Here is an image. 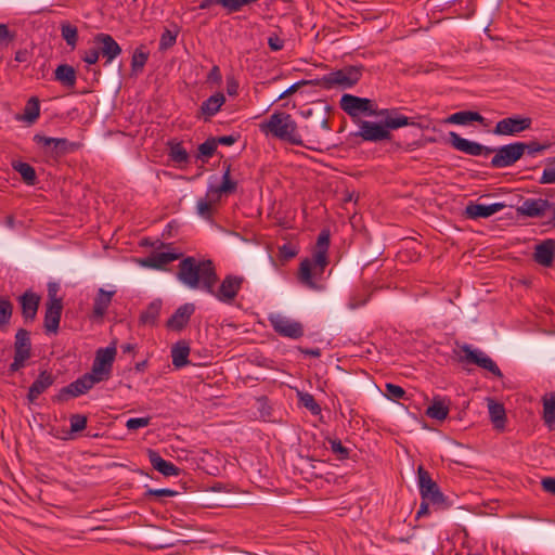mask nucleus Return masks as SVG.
I'll use <instances>...</instances> for the list:
<instances>
[{
	"instance_id": "obj_1",
	"label": "nucleus",
	"mask_w": 555,
	"mask_h": 555,
	"mask_svg": "<svg viewBox=\"0 0 555 555\" xmlns=\"http://www.w3.org/2000/svg\"><path fill=\"white\" fill-rule=\"evenodd\" d=\"M177 279L185 287L203 291L225 305L234 302L245 281L243 276L228 274L216 288L218 275L214 262L210 259L198 260L192 256L180 261Z\"/></svg>"
},
{
	"instance_id": "obj_2",
	"label": "nucleus",
	"mask_w": 555,
	"mask_h": 555,
	"mask_svg": "<svg viewBox=\"0 0 555 555\" xmlns=\"http://www.w3.org/2000/svg\"><path fill=\"white\" fill-rule=\"evenodd\" d=\"M330 231L324 229L319 233L312 257L300 261L298 281L301 285L313 291H321L325 268L328 264Z\"/></svg>"
},
{
	"instance_id": "obj_3",
	"label": "nucleus",
	"mask_w": 555,
	"mask_h": 555,
	"mask_svg": "<svg viewBox=\"0 0 555 555\" xmlns=\"http://www.w3.org/2000/svg\"><path fill=\"white\" fill-rule=\"evenodd\" d=\"M264 134L288 142L293 145L304 146L301 135L297 131V124L292 115L285 112L273 113L266 121L259 125Z\"/></svg>"
},
{
	"instance_id": "obj_4",
	"label": "nucleus",
	"mask_w": 555,
	"mask_h": 555,
	"mask_svg": "<svg viewBox=\"0 0 555 555\" xmlns=\"http://www.w3.org/2000/svg\"><path fill=\"white\" fill-rule=\"evenodd\" d=\"M363 66H346L341 69L331 72L320 79H315L314 86H320L324 89H332L340 87L348 89L353 87L362 77Z\"/></svg>"
},
{
	"instance_id": "obj_5",
	"label": "nucleus",
	"mask_w": 555,
	"mask_h": 555,
	"mask_svg": "<svg viewBox=\"0 0 555 555\" xmlns=\"http://www.w3.org/2000/svg\"><path fill=\"white\" fill-rule=\"evenodd\" d=\"M34 141L44 149V152L54 158L77 151L80 146L77 142H70L65 138H51L42 134H36Z\"/></svg>"
},
{
	"instance_id": "obj_6",
	"label": "nucleus",
	"mask_w": 555,
	"mask_h": 555,
	"mask_svg": "<svg viewBox=\"0 0 555 555\" xmlns=\"http://www.w3.org/2000/svg\"><path fill=\"white\" fill-rule=\"evenodd\" d=\"M116 356V348L114 346L100 348L92 364L91 372L88 373L96 383L108 379L113 362Z\"/></svg>"
},
{
	"instance_id": "obj_7",
	"label": "nucleus",
	"mask_w": 555,
	"mask_h": 555,
	"mask_svg": "<svg viewBox=\"0 0 555 555\" xmlns=\"http://www.w3.org/2000/svg\"><path fill=\"white\" fill-rule=\"evenodd\" d=\"M526 151L525 142H515L494 149V156L491 159L492 168H505L514 165L521 158Z\"/></svg>"
},
{
	"instance_id": "obj_8",
	"label": "nucleus",
	"mask_w": 555,
	"mask_h": 555,
	"mask_svg": "<svg viewBox=\"0 0 555 555\" xmlns=\"http://www.w3.org/2000/svg\"><path fill=\"white\" fill-rule=\"evenodd\" d=\"M461 351L464 353V356L461 357L462 362L475 364L492 373L499 378L503 377V374L496 363L483 351L479 349H473L469 345H463L461 347Z\"/></svg>"
},
{
	"instance_id": "obj_9",
	"label": "nucleus",
	"mask_w": 555,
	"mask_h": 555,
	"mask_svg": "<svg viewBox=\"0 0 555 555\" xmlns=\"http://www.w3.org/2000/svg\"><path fill=\"white\" fill-rule=\"evenodd\" d=\"M418 488L422 499L435 505L444 504V495L438 485L431 479L429 473L423 467L417 468Z\"/></svg>"
},
{
	"instance_id": "obj_10",
	"label": "nucleus",
	"mask_w": 555,
	"mask_h": 555,
	"mask_svg": "<svg viewBox=\"0 0 555 555\" xmlns=\"http://www.w3.org/2000/svg\"><path fill=\"white\" fill-rule=\"evenodd\" d=\"M340 107L352 118L359 116L361 113L369 116H376L378 114L372 100L352 94H344L341 96Z\"/></svg>"
},
{
	"instance_id": "obj_11",
	"label": "nucleus",
	"mask_w": 555,
	"mask_h": 555,
	"mask_svg": "<svg viewBox=\"0 0 555 555\" xmlns=\"http://www.w3.org/2000/svg\"><path fill=\"white\" fill-rule=\"evenodd\" d=\"M95 384H98L93 377H91L88 373L74 380L69 385L60 389V391L52 398L54 402H64L69 398H76L88 390H90Z\"/></svg>"
},
{
	"instance_id": "obj_12",
	"label": "nucleus",
	"mask_w": 555,
	"mask_h": 555,
	"mask_svg": "<svg viewBox=\"0 0 555 555\" xmlns=\"http://www.w3.org/2000/svg\"><path fill=\"white\" fill-rule=\"evenodd\" d=\"M532 119L524 116H512L499 120L493 132L498 135H514L530 129Z\"/></svg>"
},
{
	"instance_id": "obj_13",
	"label": "nucleus",
	"mask_w": 555,
	"mask_h": 555,
	"mask_svg": "<svg viewBox=\"0 0 555 555\" xmlns=\"http://www.w3.org/2000/svg\"><path fill=\"white\" fill-rule=\"evenodd\" d=\"M273 330L281 336L297 339L304 335L301 323L291 320L281 314H274L269 318Z\"/></svg>"
},
{
	"instance_id": "obj_14",
	"label": "nucleus",
	"mask_w": 555,
	"mask_h": 555,
	"mask_svg": "<svg viewBox=\"0 0 555 555\" xmlns=\"http://www.w3.org/2000/svg\"><path fill=\"white\" fill-rule=\"evenodd\" d=\"M449 141L455 150L470 156H488L494 152L493 147L485 146L478 142L464 139L453 131L449 133Z\"/></svg>"
},
{
	"instance_id": "obj_15",
	"label": "nucleus",
	"mask_w": 555,
	"mask_h": 555,
	"mask_svg": "<svg viewBox=\"0 0 555 555\" xmlns=\"http://www.w3.org/2000/svg\"><path fill=\"white\" fill-rule=\"evenodd\" d=\"M354 135L369 142H380L391 138L390 131L385 128L384 124H376L369 120H359V130Z\"/></svg>"
},
{
	"instance_id": "obj_16",
	"label": "nucleus",
	"mask_w": 555,
	"mask_h": 555,
	"mask_svg": "<svg viewBox=\"0 0 555 555\" xmlns=\"http://www.w3.org/2000/svg\"><path fill=\"white\" fill-rule=\"evenodd\" d=\"M222 181L219 185H209V196L214 199L228 196L236 192L237 181L231 177V164L227 160L222 164Z\"/></svg>"
},
{
	"instance_id": "obj_17",
	"label": "nucleus",
	"mask_w": 555,
	"mask_h": 555,
	"mask_svg": "<svg viewBox=\"0 0 555 555\" xmlns=\"http://www.w3.org/2000/svg\"><path fill=\"white\" fill-rule=\"evenodd\" d=\"M63 310V300L46 304L43 327L47 334H57Z\"/></svg>"
},
{
	"instance_id": "obj_18",
	"label": "nucleus",
	"mask_w": 555,
	"mask_h": 555,
	"mask_svg": "<svg viewBox=\"0 0 555 555\" xmlns=\"http://www.w3.org/2000/svg\"><path fill=\"white\" fill-rule=\"evenodd\" d=\"M93 40L100 47V53L106 59V64L113 62L121 53L120 46L108 34H96Z\"/></svg>"
},
{
	"instance_id": "obj_19",
	"label": "nucleus",
	"mask_w": 555,
	"mask_h": 555,
	"mask_svg": "<svg viewBox=\"0 0 555 555\" xmlns=\"http://www.w3.org/2000/svg\"><path fill=\"white\" fill-rule=\"evenodd\" d=\"M55 382V376L49 371H42L30 385L27 393L29 403H36L40 395L46 392Z\"/></svg>"
},
{
	"instance_id": "obj_20",
	"label": "nucleus",
	"mask_w": 555,
	"mask_h": 555,
	"mask_svg": "<svg viewBox=\"0 0 555 555\" xmlns=\"http://www.w3.org/2000/svg\"><path fill=\"white\" fill-rule=\"evenodd\" d=\"M181 254L173 251H160V253H152L147 257L141 258L139 263L142 267L162 270L168 263L179 259Z\"/></svg>"
},
{
	"instance_id": "obj_21",
	"label": "nucleus",
	"mask_w": 555,
	"mask_h": 555,
	"mask_svg": "<svg viewBox=\"0 0 555 555\" xmlns=\"http://www.w3.org/2000/svg\"><path fill=\"white\" fill-rule=\"evenodd\" d=\"M194 311L195 306L192 302H186L180 306L167 320L166 326L172 331H181L189 323Z\"/></svg>"
},
{
	"instance_id": "obj_22",
	"label": "nucleus",
	"mask_w": 555,
	"mask_h": 555,
	"mask_svg": "<svg viewBox=\"0 0 555 555\" xmlns=\"http://www.w3.org/2000/svg\"><path fill=\"white\" fill-rule=\"evenodd\" d=\"M22 315L25 322H33L36 319L40 304V296L31 291H26L18 297Z\"/></svg>"
},
{
	"instance_id": "obj_23",
	"label": "nucleus",
	"mask_w": 555,
	"mask_h": 555,
	"mask_svg": "<svg viewBox=\"0 0 555 555\" xmlns=\"http://www.w3.org/2000/svg\"><path fill=\"white\" fill-rule=\"evenodd\" d=\"M505 207L506 205L504 203H493L490 205L469 203L465 208V216L468 219L474 220L479 218H488L501 211Z\"/></svg>"
},
{
	"instance_id": "obj_24",
	"label": "nucleus",
	"mask_w": 555,
	"mask_h": 555,
	"mask_svg": "<svg viewBox=\"0 0 555 555\" xmlns=\"http://www.w3.org/2000/svg\"><path fill=\"white\" fill-rule=\"evenodd\" d=\"M552 206V204L547 199L543 198H528L524 201L521 206L517 208V211L520 215L538 218L542 217L545 211Z\"/></svg>"
},
{
	"instance_id": "obj_25",
	"label": "nucleus",
	"mask_w": 555,
	"mask_h": 555,
	"mask_svg": "<svg viewBox=\"0 0 555 555\" xmlns=\"http://www.w3.org/2000/svg\"><path fill=\"white\" fill-rule=\"evenodd\" d=\"M555 241L545 240L538 244L534 248L533 259L543 267H551L554 261Z\"/></svg>"
},
{
	"instance_id": "obj_26",
	"label": "nucleus",
	"mask_w": 555,
	"mask_h": 555,
	"mask_svg": "<svg viewBox=\"0 0 555 555\" xmlns=\"http://www.w3.org/2000/svg\"><path fill=\"white\" fill-rule=\"evenodd\" d=\"M149 460L152 467L166 477L179 476L181 469L173 463L164 460L158 452L149 450Z\"/></svg>"
},
{
	"instance_id": "obj_27",
	"label": "nucleus",
	"mask_w": 555,
	"mask_h": 555,
	"mask_svg": "<svg viewBox=\"0 0 555 555\" xmlns=\"http://www.w3.org/2000/svg\"><path fill=\"white\" fill-rule=\"evenodd\" d=\"M115 294L116 289L105 291L102 287L98 289L92 308V313L95 318L102 319L105 315Z\"/></svg>"
},
{
	"instance_id": "obj_28",
	"label": "nucleus",
	"mask_w": 555,
	"mask_h": 555,
	"mask_svg": "<svg viewBox=\"0 0 555 555\" xmlns=\"http://www.w3.org/2000/svg\"><path fill=\"white\" fill-rule=\"evenodd\" d=\"M225 102V96L221 92H217L210 95L207 100H205L201 105V113L205 116V119L208 120L212 116H215L221 108V106Z\"/></svg>"
},
{
	"instance_id": "obj_29",
	"label": "nucleus",
	"mask_w": 555,
	"mask_h": 555,
	"mask_svg": "<svg viewBox=\"0 0 555 555\" xmlns=\"http://www.w3.org/2000/svg\"><path fill=\"white\" fill-rule=\"evenodd\" d=\"M54 78L66 88L74 89L76 86V70L68 64L59 65L54 70Z\"/></svg>"
},
{
	"instance_id": "obj_30",
	"label": "nucleus",
	"mask_w": 555,
	"mask_h": 555,
	"mask_svg": "<svg viewBox=\"0 0 555 555\" xmlns=\"http://www.w3.org/2000/svg\"><path fill=\"white\" fill-rule=\"evenodd\" d=\"M30 350L31 343L29 332L25 328L17 330L15 334L14 354L23 356L29 359Z\"/></svg>"
},
{
	"instance_id": "obj_31",
	"label": "nucleus",
	"mask_w": 555,
	"mask_h": 555,
	"mask_svg": "<svg viewBox=\"0 0 555 555\" xmlns=\"http://www.w3.org/2000/svg\"><path fill=\"white\" fill-rule=\"evenodd\" d=\"M449 414V402L439 397L433 399L431 404L426 409V415L433 420L443 421Z\"/></svg>"
},
{
	"instance_id": "obj_32",
	"label": "nucleus",
	"mask_w": 555,
	"mask_h": 555,
	"mask_svg": "<svg viewBox=\"0 0 555 555\" xmlns=\"http://www.w3.org/2000/svg\"><path fill=\"white\" fill-rule=\"evenodd\" d=\"M190 347L184 341L177 343L171 349L172 364L177 369H181L189 364Z\"/></svg>"
},
{
	"instance_id": "obj_33",
	"label": "nucleus",
	"mask_w": 555,
	"mask_h": 555,
	"mask_svg": "<svg viewBox=\"0 0 555 555\" xmlns=\"http://www.w3.org/2000/svg\"><path fill=\"white\" fill-rule=\"evenodd\" d=\"M488 409L491 422L493 423L494 427L496 429H503L506 420L505 409L503 404L498 403L493 400H489Z\"/></svg>"
},
{
	"instance_id": "obj_34",
	"label": "nucleus",
	"mask_w": 555,
	"mask_h": 555,
	"mask_svg": "<svg viewBox=\"0 0 555 555\" xmlns=\"http://www.w3.org/2000/svg\"><path fill=\"white\" fill-rule=\"evenodd\" d=\"M485 118L478 112L461 111L452 114L448 121L455 125H467L472 121L483 122Z\"/></svg>"
},
{
	"instance_id": "obj_35",
	"label": "nucleus",
	"mask_w": 555,
	"mask_h": 555,
	"mask_svg": "<svg viewBox=\"0 0 555 555\" xmlns=\"http://www.w3.org/2000/svg\"><path fill=\"white\" fill-rule=\"evenodd\" d=\"M162 310V301H152L140 315V323L144 325H155Z\"/></svg>"
},
{
	"instance_id": "obj_36",
	"label": "nucleus",
	"mask_w": 555,
	"mask_h": 555,
	"mask_svg": "<svg viewBox=\"0 0 555 555\" xmlns=\"http://www.w3.org/2000/svg\"><path fill=\"white\" fill-rule=\"evenodd\" d=\"M377 115H385L386 118L384 120L385 128L387 130L389 129H398L404 126L412 125L413 122L410 121V118L403 115L396 114L395 116L389 113L388 109L380 111Z\"/></svg>"
},
{
	"instance_id": "obj_37",
	"label": "nucleus",
	"mask_w": 555,
	"mask_h": 555,
	"mask_svg": "<svg viewBox=\"0 0 555 555\" xmlns=\"http://www.w3.org/2000/svg\"><path fill=\"white\" fill-rule=\"evenodd\" d=\"M40 115V103L39 100L35 96H31L25 107L23 115L18 118L21 120L26 121L27 124H34Z\"/></svg>"
},
{
	"instance_id": "obj_38",
	"label": "nucleus",
	"mask_w": 555,
	"mask_h": 555,
	"mask_svg": "<svg viewBox=\"0 0 555 555\" xmlns=\"http://www.w3.org/2000/svg\"><path fill=\"white\" fill-rule=\"evenodd\" d=\"M220 199L221 198L214 199L210 197L208 188L206 196L197 201L196 212L204 219H210L212 216V206L219 203Z\"/></svg>"
},
{
	"instance_id": "obj_39",
	"label": "nucleus",
	"mask_w": 555,
	"mask_h": 555,
	"mask_svg": "<svg viewBox=\"0 0 555 555\" xmlns=\"http://www.w3.org/2000/svg\"><path fill=\"white\" fill-rule=\"evenodd\" d=\"M12 167L21 175L26 184L34 185L36 183L37 176L33 166L24 162H14Z\"/></svg>"
},
{
	"instance_id": "obj_40",
	"label": "nucleus",
	"mask_w": 555,
	"mask_h": 555,
	"mask_svg": "<svg viewBox=\"0 0 555 555\" xmlns=\"http://www.w3.org/2000/svg\"><path fill=\"white\" fill-rule=\"evenodd\" d=\"M61 35L67 46L72 49L76 48L78 41V29L76 26L72 25L69 22H63L61 24Z\"/></svg>"
},
{
	"instance_id": "obj_41",
	"label": "nucleus",
	"mask_w": 555,
	"mask_h": 555,
	"mask_svg": "<svg viewBox=\"0 0 555 555\" xmlns=\"http://www.w3.org/2000/svg\"><path fill=\"white\" fill-rule=\"evenodd\" d=\"M178 35L179 28L176 25L173 29H165L160 36L159 50L166 51L171 48L176 43Z\"/></svg>"
},
{
	"instance_id": "obj_42",
	"label": "nucleus",
	"mask_w": 555,
	"mask_h": 555,
	"mask_svg": "<svg viewBox=\"0 0 555 555\" xmlns=\"http://www.w3.org/2000/svg\"><path fill=\"white\" fill-rule=\"evenodd\" d=\"M299 403L304 405L307 410H309L313 415H318L321 413V406L315 401L314 397L309 392H299L298 393Z\"/></svg>"
},
{
	"instance_id": "obj_43",
	"label": "nucleus",
	"mask_w": 555,
	"mask_h": 555,
	"mask_svg": "<svg viewBox=\"0 0 555 555\" xmlns=\"http://www.w3.org/2000/svg\"><path fill=\"white\" fill-rule=\"evenodd\" d=\"M13 313L12 302L4 297H0V327L9 324Z\"/></svg>"
},
{
	"instance_id": "obj_44",
	"label": "nucleus",
	"mask_w": 555,
	"mask_h": 555,
	"mask_svg": "<svg viewBox=\"0 0 555 555\" xmlns=\"http://www.w3.org/2000/svg\"><path fill=\"white\" fill-rule=\"evenodd\" d=\"M540 184H555V158H548L542 176L539 179Z\"/></svg>"
},
{
	"instance_id": "obj_45",
	"label": "nucleus",
	"mask_w": 555,
	"mask_h": 555,
	"mask_svg": "<svg viewBox=\"0 0 555 555\" xmlns=\"http://www.w3.org/2000/svg\"><path fill=\"white\" fill-rule=\"evenodd\" d=\"M169 156L172 162L178 164L189 160V154L181 143H175L170 146Z\"/></svg>"
},
{
	"instance_id": "obj_46",
	"label": "nucleus",
	"mask_w": 555,
	"mask_h": 555,
	"mask_svg": "<svg viewBox=\"0 0 555 555\" xmlns=\"http://www.w3.org/2000/svg\"><path fill=\"white\" fill-rule=\"evenodd\" d=\"M257 1L258 0H223V8L227 10L228 14H232Z\"/></svg>"
},
{
	"instance_id": "obj_47",
	"label": "nucleus",
	"mask_w": 555,
	"mask_h": 555,
	"mask_svg": "<svg viewBox=\"0 0 555 555\" xmlns=\"http://www.w3.org/2000/svg\"><path fill=\"white\" fill-rule=\"evenodd\" d=\"M217 150L216 138H208L205 142L198 145V157H211Z\"/></svg>"
},
{
	"instance_id": "obj_48",
	"label": "nucleus",
	"mask_w": 555,
	"mask_h": 555,
	"mask_svg": "<svg viewBox=\"0 0 555 555\" xmlns=\"http://www.w3.org/2000/svg\"><path fill=\"white\" fill-rule=\"evenodd\" d=\"M544 421L547 424H555V397L543 401Z\"/></svg>"
},
{
	"instance_id": "obj_49",
	"label": "nucleus",
	"mask_w": 555,
	"mask_h": 555,
	"mask_svg": "<svg viewBox=\"0 0 555 555\" xmlns=\"http://www.w3.org/2000/svg\"><path fill=\"white\" fill-rule=\"evenodd\" d=\"M385 396L389 400L397 401L399 399L404 398L405 390L401 386H398V385H395L391 383H387Z\"/></svg>"
},
{
	"instance_id": "obj_50",
	"label": "nucleus",
	"mask_w": 555,
	"mask_h": 555,
	"mask_svg": "<svg viewBox=\"0 0 555 555\" xmlns=\"http://www.w3.org/2000/svg\"><path fill=\"white\" fill-rule=\"evenodd\" d=\"M147 57H149L147 53H145L141 50H135L132 55V60H131L132 70L133 72L142 70V68L144 67V65L147 61Z\"/></svg>"
},
{
	"instance_id": "obj_51",
	"label": "nucleus",
	"mask_w": 555,
	"mask_h": 555,
	"mask_svg": "<svg viewBox=\"0 0 555 555\" xmlns=\"http://www.w3.org/2000/svg\"><path fill=\"white\" fill-rule=\"evenodd\" d=\"M70 422V430L73 433L81 431L87 426V417L81 414H73L69 418Z\"/></svg>"
},
{
	"instance_id": "obj_52",
	"label": "nucleus",
	"mask_w": 555,
	"mask_h": 555,
	"mask_svg": "<svg viewBox=\"0 0 555 555\" xmlns=\"http://www.w3.org/2000/svg\"><path fill=\"white\" fill-rule=\"evenodd\" d=\"M331 450L333 453L337 454L339 459H347L349 456V450L343 446L341 441L338 439L330 440Z\"/></svg>"
},
{
	"instance_id": "obj_53",
	"label": "nucleus",
	"mask_w": 555,
	"mask_h": 555,
	"mask_svg": "<svg viewBox=\"0 0 555 555\" xmlns=\"http://www.w3.org/2000/svg\"><path fill=\"white\" fill-rule=\"evenodd\" d=\"M150 424V417H133L129 418L126 423V427L129 430H137L142 427H146Z\"/></svg>"
},
{
	"instance_id": "obj_54",
	"label": "nucleus",
	"mask_w": 555,
	"mask_h": 555,
	"mask_svg": "<svg viewBox=\"0 0 555 555\" xmlns=\"http://www.w3.org/2000/svg\"><path fill=\"white\" fill-rule=\"evenodd\" d=\"M314 82L315 80H300V81H297L295 83H293L291 87H288L284 92H282L278 100H282L293 93H295L301 86H306V85H313L314 86Z\"/></svg>"
},
{
	"instance_id": "obj_55",
	"label": "nucleus",
	"mask_w": 555,
	"mask_h": 555,
	"mask_svg": "<svg viewBox=\"0 0 555 555\" xmlns=\"http://www.w3.org/2000/svg\"><path fill=\"white\" fill-rule=\"evenodd\" d=\"M15 39V34L10 31L5 24L0 23V44L8 46Z\"/></svg>"
},
{
	"instance_id": "obj_56",
	"label": "nucleus",
	"mask_w": 555,
	"mask_h": 555,
	"mask_svg": "<svg viewBox=\"0 0 555 555\" xmlns=\"http://www.w3.org/2000/svg\"><path fill=\"white\" fill-rule=\"evenodd\" d=\"M222 81V75L219 66L214 65L207 75V82L214 85H220Z\"/></svg>"
},
{
	"instance_id": "obj_57",
	"label": "nucleus",
	"mask_w": 555,
	"mask_h": 555,
	"mask_svg": "<svg viewBox=\"0 0 555 555\" xmlns=\"http://www.w3.org/2000/svg\"><path fill=\"white\" fill-rule=\"evenodd\" d=\"M279 254H280L281 258H283L285 260H289L297 255V250L292 245L284 244L279 248Z\"/></svg>"
},
{
	"instance_id": "obj_58",
	"label": "nucleus",
	"mask_w": 555,
	"mask_h": 555,
	"mask_svg": "<svg viewBox=\"0 0 555 555\" xmlns=\"http://www.w3.org/2000/svg\"><path fill=\"white\" fill-rule=\"evenodd\" d=\"M525 145H526V151H528V154H530V155H534V154L540 153L550 147V144H540L535 141L525 143Z\"/></svg>"
},
{
	"instance_id": "obj_59",
	"label": "nucleus",
	"mask_w": 555,
	"mask_h": 555,
	"mask_svg": "<svg viewBox=\"0 0 555 555\" xmlns=\"http://www.w3.org/2000/svg\"><path fill=\"white\" fill-rule=\"evenodd\" d=\"M100 50L99 49H90L85 52L82 60L89 65H93L99 61Z\"/></svg>"
},
{
	"instance_id": "obj_60",
	"label": "nucleus",
	"mask_w": 555,
	"mask_h": 555,
	"mask_svg": "<svg viewBox=\"0 0 555 555\" xmlns=\"http://www.w3.org/2000/svg\"><path fill=\"white\" fill-rule=\"evenodd\" d=\"M268 44L272 51H280L284 47V41L278 35H271L268 38Z\"/></svg>"
},
{
	"instance_id": "obj_61",
	"label": "nucleus",
	"mask_w": 555,
	"mask_h": 555,
	"mask_svg": "<svg viewBox=\"0 0 555 555\" xmlns=\"http://www.w3.org/2000/svg\"><path fill=\"white\" fill-rule=\"evenodd\" d=\"M541 486L545 492L555 495V477L543 478L541 481Z\"/></svg>"
},
{
	"instance_id": "obj_62",
	"label": "nucleus",
	"mask_w": 555,
	"mask_h": 555,
	"mask_svg": "<svg viewBox=\"0 0 555 555\" xmlns=\"http://www.w3.org/2000/svg\"><path fill=\"white\" fill-rule=\"evenodd\" d=\"M26 360L28 358H25L23 356L14 354L13 362L10 364V371L11 372H17L22 367H24Z\"/></svg>"
},
{
	"instance_id": "obj_63",
	"label": "nucleus",
	"mask_w": 555,
	"mask_h": 555,
	"mask_svg": "<svg viewBox=\"0 0 555 555\" xmlns=\"http://www.w3.org/2000/svg\"><path fill=\"white\" fill-rule=\"evenodd\" d=\"M59 286L55 283H50L48 286V301L47 302H54V300H62L61 297H57Z\"/></svg>"
},
{
	"instance_id": "obj_64",
	"label": "nucleus",
	"mask_w": 555,
	"mask_h": 555,
	"mask_svg": "<svg viewBox=\"0 0 555 555\" xmlns=\"http://www.w3.org/2000/svg\"><path fill=\"white\" fill-rule=\"evenodd\" d=\"M238 139V135H234V134H230V135H222V137H218L216 138V141H217V145L218 144H222V145H232L234 144Z\"/></svg>"
}]
</instances>
